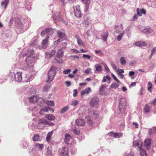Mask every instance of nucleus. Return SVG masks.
Here are the masks:
<instances>
[{
	"label": "nucleus",
	"instance_id": "obj_1",
	"mask_svg": "<svg viewBox=\"0 0 156 156\" xmlns=\"http://www.w3.org/2000/svg\"><path fill=\"white\" fill-rule=\"evenodd\" d=\"M34 54V51L33 50H30L27 53L28 56L27 57L25 61L29 67H33L34 64L35 57L33 56Z\"/></svg>",
	"mask_w": 156,
	"mask_h": 156
},
{
	"label": "nucleus",
	"instance_id": "obj_2",
	"mask_svg": "<svg viewBox=\"0 0 156 156\" xmlns=\"http://www.w3.org/2000/svg\"><path fill=\"white\" fill-rule=\"evenodd\" d=\"M39 122L37 125V127L38 129H42L44 127L45 125L52 126L54 125V123L48 122L44 119H41L39 120Z\"/></svg>",
	"mask_w": 156,
	"mask_h": 156
},
{
	"label": "nucleus",
	"instance_id": "obj_3",
	"mask_svg": "<svg viewBox=\"0 0 156 156\" xmlns=\"http://www.w3.org/2000/svg\"><path fill=\"white\" fill-rule=\"evenodd\" d=\"M13 75L14 76L13 79L12 80L13 81L18 82H20L22 81V77L21 72H17L16 74H15L14 73H10V76H11Z\"/></svg>",
	"mask_w": 156,
	"mask_h": 156
},
{
	"label": "nucleus",
	"instance_id": "obj_4",
	"mask_svg": "<svg viewBox=\"0 0 156 156\" xmlns=\"http://www.w3.org/2000/svg\"><path fill=\"white\" fill-rule=\"evenodd\" d=\"M119 107L121 112H123L125 110L126 108V102L125 98H122L120 99Z\"/></svg>",
	"mask_w": 156,
	"mask_h": 156
},
{
	"label": "nucleus",
	"instance_id": "obj_5",
	"mask_svg": "<svg viewBox=\"0 0 156 156\" xmlns=\"http://www.w3.org/2000/svg\"><path fill=\"white\" fill-rule=\"evenodd\" d=\"M56 73L55 69H50L48 72V79L46 80V82H49L52 81L53 80Z\"/></svg>",
	"mask_w": 156,
	"mask_h": 156
},
{
	"label": "nucleus",
	"instance_id": "obj_6",
	"mask_svg": "<svg viewBox=\"0 0 156 156\" xmlns=\"http://www.w3.org/2000/svg\"><path fill=\"white\" fill-rule=\"evenodd\" d=\"M73 12L75 16L77 18H81L82 14L80 12V6L77 5L73 7Z\"/></svg>",
	"mask_w": 156,
	"mask_h": 156
},
{
	"label": "nucleus",
	"instance_id": "obj_7",
	"mask_svg": "<svg viewBox=\"0 0 156 156\" xmlns=\"http://www.w3.org/2000/svg\"><path fill=\"white\" fill-rule=\"evenodd\" d=\"M99 99L98 97H95L91 98L90 102L91 106L97 108L98 106Z\"/></svg>",
	"mask_w": 156,
	"mask_h": 156
},
{
	"label": "nucleus",
	"instance_id": "obj_8",
	"mask_svg": "<svg viewBox=\"0 0 156 156\" xmlns=\"http://www.w3.org/2000/svg\"><path fill=\"white\" fill-rule=\"evenodd\" d=\"M65 45L63 47L59 49L57 51V54L56 55V59H57L58 58H62L63 55L65 50L66 48V44L64 43Z\"/></svg>",
	"mask_w": 156,
	"mask_h": 156
},
{
	"label": "nucleus",
	"instance_id": "obj_9",
	"mask_svg": "<svg viewBox=\"0 0 156 156\" xmlns=\"http://www.w3.org/2000/svg\"><path fill=\"white\" fill-rule=\"evenodd\" d=\"M29 101L30 102L34 103H35L41 102L43 101V99L42 98H39L38 96H35L31 97L29 98Z\"/></svg>",
	"mask_w": 156,
	"mask_h": 156
},
{
	"label": "nucleus",
	"instance_id": "obj_10",
	"mask_svg": "<svg viewBox=\"0 0 156 156\" xmlns=\"http://www.w3.org/2000/svg\"><path fill=\"white\" fill-rule=\"evenodd\" d=\"M81 1L85 5L84 11L87 13L89 9V5L91 2L90 0H81Z\"/></svg>",
	"mask_w": 156,
	"mask_h": 156
},
{
	"label": "nucleus",
	"instance_id": "obj_11",
	"mask_svg": "<svg viewBox=\"0 0 156 156\" xmlns=\"http://www.w3.org/2000/svg\"><path fill=\"white\" fill-rule=\"evenodd\" d=\"M62 156H69L68 154V149L66 147H63L58 150Z\"/></svg>",
	"mask_w": 156,
	"mask_h": 156
},
{
	"label": "nucleus",
	"instance_id": "obj_12",
	"mask_svg": "<svg viewBox=\"0 0 156 156\" xmlns=\"http://www.w3.org/2000/svg\"><path fill=\"white\" fill-rule=\"evenodd\" d=\"M73 139L70 135L66 133L65 135V142L67 144H70L72 142Z\"/></svg>",
	"mask_w": 156,
	"mask_h": 156
},
{
	"label": "nucleus",
	"instance_id": "obj_13",
	"mask_svg": "<svg viewBox=\"0 0 156 156\" xmlns=\"http://www.w3.org/2000/svg\"><path fill=\"white\" fill-rule=\"evenodd\" d=\"M26 76H25V78L26 80V81H29L32 79L33 76L34 75V73H30L28 71L25 72Z\"/></svg>",
	"mask_w": 156,
	"mask_h": 156
},
{
	"label": "nucleus",
	"instance_id": "obj_14",
	"mask_svg": "<svg viewBox=\"0 0 156 156\" xmlns=\"http://www.w3.org/2000/svg\"><path fill=\"white\" fill-rule=\"evenodd\" d=\"M108 135L115 138H119L122 136L123 134L121 133H114L112 132H110L108 133Z\"/></svg>",
	"mask_w": 156,
	"mask_h": 156
},
{
	"label": "nucleus",
	"instance_id": "obj_15",
	"mask_svg": "<svg viewBox=\"0 0 156 156\" xmlns=\"http://www.w3.org/2000/svg\"><path fill=\"white\" fill-rule=\"evenodd\" d=\"M142 145V141L140 140H137L133 142V145L134 147H136L139 148V150L142 148L141 146Z\"/></svg>",
	"mask_w": 156,
	"mask_h": 156
},
{
	"label": "nucleus",
	"instance_id": "obj_16",
	"mask_svg": "<svg viewBox=\"0 0 156 156\" xmlns=\"http://www.w3.org/2000/svg\"><path fill=\"white\" fill-rule=\"evenodd\" d=\"M51 111L53 112L54 110L53 108H51L48 107H44L42 108L39 112L40 114L41 115L42 114V112H48L49 111Z\"/></svg>",
	"mask_w": 156,
	"mask_h": 156
},
{
	"label": "nucleus",
	"instance_id": "obj_17",
	"mask_svg": "<svg viewBox=\"0 0 156 156\" xmlns=\"http://www.w3.org/2000/svg\"><path fill=\"white\" fill-rule=\"evenodd\" d=\"M144 144L147 150H149L151 148V140L149 139H146L144 142Z\"/></svg>",
	"mask_w": 156,
	"mask_h": 156
},
{
	"label": "nucleus",
	"instance_id": "obj_18",
	"mask_svg": "<svg viewBox=\"0 0 156 156\" xmlns=\"http://www.w3.org/2000/svg\"><path fill=\"white\" fill-rule=\"evenodd\" d=\"M49 37L48 36L46 38L44 39L42 43V47L44 49H46L48 45V40Z\"/></svg>",
	"mask_w": 156,
	"mask_h": 156
},
{
	"label": "nucleus",
	"instance_id": "obj_19",
	"mask_svg": "<svg viewBox=\"0 0 156 156\" xmlns=\"http://www.w3.org/2000/svg\"><path fill=\"white\" fill-rule=\"evenodd\" d=\"M75 37L76 39L77 43L79 45L83 47H85V44L83 43L82 40L79 36L76 35L75 36Z\"/></svg>",
	"mask_w": 156,
	"mask_h": 156
},
{
	"label": "nucleus",
	"instance_id": "obj_20",
	"mask_svg": "<svg viewBox=\"0 0 156 156\" xmlns=\"http://www.w3.org/2000/svg\"><path fill=\"white\" fill-rule=\"evenodd\" d=\"M57 36L58 37L61 38L62 40H66V37L64 33H62V32L58 30L57 31Z\"/></svg>",
	"mask_w": 156,
	"mask_h": 156
},
{
	"label": "nucleus",
	"instance_id": "obj_21",
	"mask_svg": "<svg viewBox=\"0 0 156 156\" xmlns=\"http://www.w3.org/2000/svg\"><path fill=\"white\" fill-rule=\"evenodd\" d=\"M56 53L55 51L51 50L48 52L45 53L46 57L48 58H49L54 56Z\"/></svg>",
	"mask_w": 156,
	"mask_h": 156
},
{
	"label": "nucleus",
	"instance_id": "obj_22",
	"mask_svg": "<svg viewBox=\"0 0 156 156\" xmlns=\"http://www.w3.org/2000/svg\"><path fill=\"white\" fill-rule=\"evenodd\" d=\"M137 15L139 16H141L142 13L144 14H146V11L144 9L142 8L141 9L137 8L136 10Z\"/></svg>",
	"mask_w": 156,
	"mask_h": 156
},
{
	"label": "nucleus",
	"instance_id": "obj_23",
	"mask_svg": "<svg viewBox=\"0 0 156 156\" xmlns=\"http://www.w3.org/2000/svg\"><path fill=\"white\" fill-rule=\"evenodd\" d=\"M115 69V72L117 73L118 74V76L120 77V78L121 79H122L123 78L124 76L122 74V73H124V70L122 69Z\"/></svg>",
	"mask_w": 156,
	"mask_h": 156
},
{
	"label": "nucleus",
	"instance_id": "obj_24",
	"mask_svg": "<svg viewBox=\"0 0 156 156\" xmlns=\"http://www.w3.org/2000/svg\"><path fill=\"white\" fill-rule=\"evenodd\" d=\"M91 91V90L90 87H87L84 90H82L81 91L80 94L82 96L85 94H88Z\"/></svg>",
	"mask_w": 156,
	"mask_h": 156
},
{
	"label": "nucleus",
	"instance_id": "obj_25",
	"mask_svg": "<svg viewBox=\"0 0 156 156\" xmlns=\"http://www.w3.org/2000/svg\"><path fill=\"white\" fill-rule=\"evenodd\" d=\"M76 124L78 126H83L85 125V122L83 120L78 119L76 120Z\"/></svg>",
	"mask_w": 156,
	"mask_h": 156
},
{
	"label": "nucleus",
	"instance_id": "obj_26",
	"mask_svg": "<svg viewBox=\"0 0 156 156\" xmlns=\"http://www.w3.org/2000/svg\"><path fill=\"white\" fill-rule=\"evenodd\" d=\"M101 36L102 38V40L105 41H106L108 37L107 31H103Z\"/></svg>",
	"mask_w": 156,
	"mask_h": 156
},
{
	"label": "nucleus",
	"instance_id": "obj_27",
	"mask_svg": "<svg viewBox=\"0 0 156 156\" xmlns=\"http://www.w3.org/2000/svg\"><path fill=\"white\" fill-rule=\"evenodd\" d=\"M95 67L96 68H108L107 65L105 63H101V64H98V65H95Z\"/></svg>",
	"mask_w": 156,
	"mask_h": 156
},
{
	"label": "nucleus",
	"instance_id": "obj_28",
	"mask_svg": "<svg viewBox=\"0 0 156 156\" xmlns=\"http://www.w3.org/2000/svg\"><path fill=\"white\" fill-rule=\"evenodd\" d=\"M42 138L37 134H34L33 138V141H40L41 140Z\"/></svg>",
	"mask_w": 156,
	"mask_h": 156
},
{
	"label": "nucleus",
	"instance_id": "obj_29",
	"mask_svg": "<svg viewBox=\"0 0 156 156\" xmlns=\"http://www.w3.org/2000/svg\"><path fill=\"white\" fill-rule=\"evenodd\" d=\"M45 118L50 121H53L55 119V117L54 115L51 114L46 115Z\"/></svg>",
	"mask_w": 156,
	"mask_h": 156
},
{
	"label": "nucleus",
	"instance_id": "obj_30",
	"mask_svg": "<svg viewBox=\"0 0 156 156\" xmlns=\"http://www.w3.org/2000/svg\"><path fill=\"white\" fill-rule=\"evenodd\" d=\"M53 133V131L52 130L51 131L49 132L47 134L46 137V140L48 142H49L50 140V138L52 136Z\"/></svg>",
	"mask_w": 156,
	"mask_h": 156
},
{
	"label": "nucleus",
	"instance_id": "obj_31",
	"mask_svg": "<svg viewBox=\"0 0 156 156\" xmlns=\"http://www.w3.org/2000/svg\"><path fill=\"white\" fill-rule=\"evenodd\" d=\"M135 45L138 46H144L147 45L146 43L143 41H140L136 42L135 43Z\"/></svg>",
	"mask_w": 156,
	"mask_h": 156
},
{
	"label": "nucleus",
	"instance_id": "obj_32",
	"mask_svg": "<svg viewBox=\"0 0 156 156\" xmlns=\"http://www.w3.org/2000/svg\"><path fill=\"white\" fill-rule=\"evenodd\" d=\"M52 30L51 29V28L49 29H47L46 28L45 29V30L41 32V36H44L46 33H48L49 34V32L50 31H51Z\"/></svg>",
	"mask_w": 156,
	"mask_h": 156
},
{
	"label": "nucleus",
	"instance_id": "obj_33",
	"mask_svg": "<svg viewBox=\"0 0 156 156\" xmlns=\"http://www.w3.org/2000/svg\"><path fill=\"white\" fill-rule=\"evenodd\" d=\"M140 154L141 156H147V154L146 151L142 148L139 150Z\"/></svg>",
	"mask_w": 156,
	"mask_h": 156
},
{
	"label": "nucleus",
	"instance_id": "obj_34",
	"mask_svg": "<svg viewBox=\"0 0 156 156\" xmlns=\"http://www.w3.org/2000/svg\"><path fill=\"white\" fill-rule=\"evenodd\" d=\"M115 29L117 28L118 27H119V29H116V31L118 33H119L120 32L122 31L123 30V26L122 24H120V25L118 26H115Z\"/></svg>",
	"mask_w": 156,
	"mask_h": 156
},
{
	"label": "nucleus",
	"instance_id": "obj_35",
	"mask_svg": "<svg viewBox=\"0 0 156 156\" xmlns=\"http://www.w3.org/2000/svg\"><path fill=\"white\" fill-rule=\"evenodd\" d=\"M153 132L156 133V127H154L152 129H149L148 133L150 135H152L153 134Z\"/></svg>",
	"mask_w": 156,
	"mask_h": 156
},
{
	"label": "nucleus",
	"instance_id": "obj_36",
	"mask_svg": "<svg viewBox=\"0 0 156 156\" xmlns=\"http://www.w3.org/2000/svg\"><path fill=\"white\" fill-rule=\"evenodd\" d=\"M150 111V108L148 104L146 105L144 108V112L145 113L149 112Z\"/></svg>",
	"mask_w": 156,
	"mask_h": 156
},
{
	"label": "nucleus",
	"instance_id": "obj_37",
	"mask_svg": "<svg viewBox=\"0 0 156 156\" xmlns=\"http://www.w3.org/2000/svg\"><path fill=\"white\" fill-rule=\"evenodd\" d=\"M69 109V107L68 106H66L63 108H62L60 111V113L61 114H62L66 111H67Z\"/></svg>",
	"mask_w": 156,
	"mask_h": 156
},
{
	"label": "nucleus",
	"instance_id": "obj_38",
	"mask_svg": "<svg viewBox=\"0 0 156 156\" xmlns=\"http://www.w3.org/2000/svg\"><path fill=\"white\" fill-rule=\"evenodd\" d=\"M86 119L88 123L90 125H91L93 123L92 121L90 119V118L89 116H87L86 117Z\"/></svg>",
	"mask_w": 156,
	"mask_h": 156
},
{
	"label": "nucleus",
	"instance_id": "obj_39",
	"mask_svg": "<svg viewBox=\"0 0 156 156\" xmlns=\"http://www.w3.org/2000/svg\"><path fill=\"white\" fill-rule=\"evenodd\" d=\"M9 2V0H5L3 2H2L1 5L4 7L5 9Z\"/></svg>",
	"mask_w": 156,
	"mask_h": 156
},
{
	"label": "nucleus",
	"instance_id": "obj_40",
	"mask_svg": "<svg viewBox=\"0 0 156 156\" xmlns=\"http://www.w3.org/2000/svg\"><path fill=\"white\" fill-rule=\"evenodd\" d=\"M47 104L49 106H54V103L53 101H46Z\"/></svg>",
	"mask_w": 156,
	"mask_h": 156
},
{
	"label": "nucleus",
	"instance_id": "obj_41",
	"mask_svg": "<svg viewBox=\"0 0 156 156\" xmlns=\"http://www.w3.org/2000/svg\"><path fill=\"white\" fill-rule=\"evenodd\" d=\"M36 146L37 148L40 150H42L44 147V145L43 144H36Z\"/></svg>",
	"mask_w": 156,
	"mask_h": 156
},
{
	"label": "nucleus",
	"instance_id": "obj_42",
	"mask_svg": "<svg viewBox=\"0 0 156 156\" xmlns=\"http://www.w3.org/2000/svg\"><path fill=\"white\" fill-rule=\"evenodd\" d=\"M124 34V33L122 32V33L120 34H119V35L117 36V40L118 41H120L121 40Z\"/></svg>",
	"mask_w": 156,
	"mask_h": 156
},
{
	"label": "nucleus",
	"instance_id": "obj_43",
	"mask_svg": "<svg viewBox=\"0 0 156 156\" xmlns=\"http://www.w3.org/2000/svg\"><path fill=\"white\" fill-rule=\"evenodd\" d=\"M49 86L48 85H45L43 87V91L47 92L49 89Z\"/></svg>",
	"mask_w": 156,
	"mask_h": 156
},
{
	"label": "nucleus",
	"instance_id": "obj_44",
	"mask_svg": "<svg viewBox=\"0 0 156 156\" xmlns=\"http://www.w3.org/2000/svg\"><path fill=\"white\" fill-rule=\"evenodd\" d=\"M148 87L147 89L149 91H150V92H151V89L152 88V84L150 82H149L148 83Z\"/></svg>",
	"mask_w": 156,
	"mask_h": 156
},
{
	"label": "nucleus",
	"instance_id": "obj_45",
	"mask_svg": "<svg viewBox=\"0 0 156 156\" xmlns=\"http://www.w3.org/2000/svg\"><path fill=\"white\" fill-rule=\"evenodd\" d=\"M119 86V84L115 83H113L111 86V87L114 88H116Z\"/></svg>",
	"mask_w": 156,
	"mask_h": 156
},
{
	"label": "nucleus",
	"instance_id": "obj_46",
	"mask_svg": "<svg viewBox=\"0 0 156 156\" xmlns=\"http://www.w3.org/2000/svg\"><path fill=\"white\" fill-rule=\"evenodd\" d=\"M120 61L121 63L123 65H125L126 63L125 59L122 57L120 58Z\"/></svg>",
	"mask_w": 156,
	"mask_h": 156
},
{
	"label": "nucleus",
	"instance_id": "obj_47",
	"mask_svg": "<svg viewBox=\"0 0 156 156\" xmlns=\"http://www.w3.org/2000/svg\"><path fill=\"white\" fill-rule=\"evenodd\" d=\"M78 103V101L77 100L73 101L71 104V105L73 106H76Z\"/></svg>",
	"mask_w": 156,
	"mask_h": 156
},
{
	"label": "nucleus",
	"instance_id": "obj_48",
	"mask_svg": "<svg viewBox=\"0 0 156 156\" xmlns=\"http://www.w3.org/2000/svg\"><path fill=\"white\" fill-rule=\"evenodd\" d=\"M73 131V132L77 135L79 134L80 133V131L78 129L72 128Z\"/></svg>",
	"mask_w": 156,
	"mask_h": 156
},
{
	"label": "nucleus",
	"instance_id": "obj_49",
	"mask_svg": "<svg viewBox=\"0 0 156 156\" xmlns=\"http://www.w3.org/2000/svg\"><path fill=\"white\" fill-rule=\"evenodd\" d=\"M55 60L58 63H62L63 62V60L62 59V58H58L56 59V56L55 58Z\"/></svg>",
	"mask_w": 156,
	"mask_h": 156
},
{
	"label": "nucleus",
	"instance_id": "obj_50",
	"mask_svg": "<svg viewBox=\"0 0 156 156\" xmlns=\"http://www.w3.org/2000/svg\"><path fill=\"white\" fill-rule=\"evenodd\" d=\"M106 87V86L105 84H103L101 85L100 88L99 90L100 92H102L103 91V90Z\"/></svg>",
	"mask_w": 156,
	"mask_h": 156
},
{
	"label": "nucleus",
	"instance_id": "obj_51",
	"mask_svg": "<svg viewBox=\"0 0 156 156\" xmlns=\"http://www.w3.org/2000/svg\"><path fill=\"white\" fill-rule=\"evenodd\" d=\"M47 153L49 154L50 155L51 153V147H48L47 148Z\"/></svg>",
	"mask_w": 156,
	"mask_h": 156
},
{
	"label": "nucleus",
	"instance_id": "obj_52",
	"mask_svg": "<svg viewBox=\"0 0 156 156\" xmlns=\"http://www.w3.org/2000/svg\"><path fill=\"white\" fill-rule=\"evenodd\" d=\"M112 76V77L113 78L114 80L118 83H119V80L117 78V77L115 76L112 73L111 74Z\"/></svg>",
	"mask_w": 156,
	"mask_h": 156
},
{
	"label": "nucleus",
	"instance_id": "obj_53",
	"mask_svg": "<svg viewBox=\"0 0 156 156\" xmlns=\"http://www.w3.org/2000/svg\"><path fill=\"white\" fill-rule=\"evenodd\" d=\"M28 145V143H27V142L25 141L23 144L22 145V147L23 148H26Z\"/></svg>",
	"mask_w": 156,
	"mask_h": 156
},
{
	"label": "nucleus",
	"instance_id": "obj_54",
	"mask_svg": "<svg viewBox=\"0 0 156 156\" xmlns=\"http://www.w3.org/2000/svg\"><path fill=\"white\" fill-rule=\"evenodd\" d=\"M70 72V69L66 70L63 71V73L64 74H68Z\"/></svg>",
	"mask_w": 156,
	"mask_h": 156
},
{
	"label": "nucleus",
	"instance_id": "obj_55",
	"mask_svg": "<svg viewBox=\"0 0 156 156\" xmlns=\"http://www.w3.org/2000/svg\"><path fill=\"white\" fill-rule=\"evenodd\" d=\"M61 41L60 39H58L57 40L54 41L53 43V44L54 45L58 44Z\"/></svg>",
	"mask_w": 156,
	"mask_h": 156
},
{
	"label": "nucleus",
	"instance_id": "obj_56",
	"mask_svg": "<svg viewBox=\"0 0 156 156\" xmlns=\"http://www.w3.org/2000/svg\"><path fill=\"white\" fill-rule=\"evenodd\" d=\"M77 93V89H75L73 90V96L75 97Z\"/></svg>",
	"mask_w": 156,
	"mask_h": 156
},
{
	"label": "nucleus",
	"instance_id": "obj_57",
	"mask_svg": "<svg viewBox=\"0 0 156 156\" xmlns=\"http://www.w3.org/2000/svg\"><path fill=\"white\" fill-rule=\"evenodd\" d=\"M83 58H86L88 59L90 58V56L88 55L83 54Z\"/></svg>",
	"mask_w": 156,
	"mask_h": 156
},
{
	"label": "nucleus",
	"instance_id": "obj_58",
	"mask_svg": "<svg viewBox=\"0 0 156 156\" xmlns=\"http://www.w3.org/2000/svg\"><path fill=\"white\" fill-rule=\"evenodd\" d=\"M98 112H95L93 113V115L92 116L93 117L95 118H96L98 117Z\"/></svg>",
	"mask_w": 156,
	"mask_h": 156
},
{
	"label": "nucleus",
	"instance_id": "obj_59",
	"mask_svg": "<svg viewBox=\"0 0 156 156\" xmlns=\"http://www.w3.org/2000/svg\"><path fill=\"white\" fill-rule=\"evenodd\" d=\"M71 51H72V52H73V53L76 52V53H80V51H79L75 49H72L71 50Z\"/></svg>",
	"mask_w": 156,
	"mask_h": 156
},
{
	"label": "nucleus",
	"instance_id": "obj_60",
	"mask_svg": "<svg viewBox=\"0 0 156 156\" xmlns=\"http://www.w3.org/2000/svg\"><path fill=\"white\" fill-rule=\"evenodd\" d=\"M106 77V79H107L108 80V81L107 82L108 83H110V77L109 76L107 75L106 76H105Z\"/></svg>",
	"mask_w": 156,
	"mask_h": 156
},
{
	"label": "nucleus",
	"instance_id": "obj_61",
	"mask_svg": "<svg viewBox=\"0 0 156 156\" xmlns=\"http://www.w3.org/2000/svg\"><path fill=\"white\" fill-rule=\"evenodd\" d=\"M102 69H95L94 72L96 73H98L101 72Z\"/></svg>",
	"mask_w": 156,
	"mask_h": 156
},
{
	"label": "nucleus",
	"instance_id": "obj_62",
	"mask_svg": "<svg viewBox=\"0 0 156 156\" xmlns=\"http://www.w3.org/2000/svg\"><path fill=\"white\" fill-rule=\"evenodd\" d=\"M133 125H134L135 126V127H136V128H137L138 127L139 125H138V123L136 122H133Z\"/></svg>",
	"mask_w": 156,
	"mask_h": 156
},
{
	"label": "nucleus",
	"instance_id": "obj_63",
	"mask_svg": "<svg viewBox=\"0 0 156 156\" xmlns=\"http://www.w3.org/2000/svg\"><path fill=\"white\" fill-rule=\"evenodd\" d=\"M65 83L67 87H69L70 85V82L69 81H66Z\"/></svg>",
	"mask_w": 156,
	"mask_h": 156
},
{
	"label": "nucleus",
	"instance_id": "obj_64",
	"mask_svg": "<svg viewBox=\"0 0 156 156\" xmlns=\"http://www.w3.org/2000/svg\"><path fill=\"white\" fill-rule=\"evenodd\" d=\"M90 69H87V70H86L85 71V73H86L87 74H88L89 72H90Z\"/></svg>",
	"mask_w": 156,
	"mask_h": 156
}]
</instances>
